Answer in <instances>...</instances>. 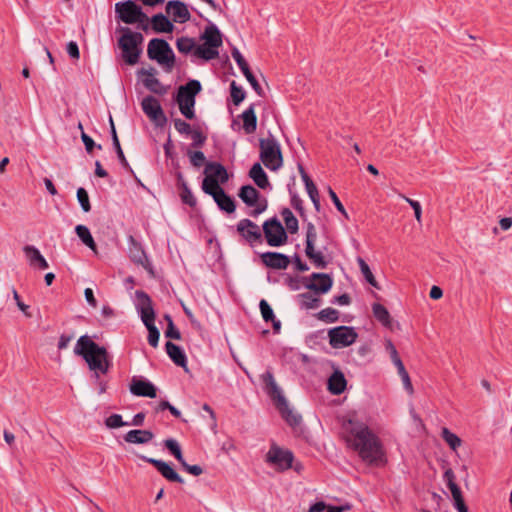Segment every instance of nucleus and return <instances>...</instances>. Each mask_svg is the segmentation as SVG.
<instances>
[{
	"label": "nucleus",
	"mask_w": 512,
	"mask_h": 512,
	"mask_svg": "<svg viewBox=\"0 0 512 512\" xmlns=\"http://www.w3.org/2000/svg\"><path fill=\"white\" fill-rule=\"evenodd\" d=\"M344 430L347 446L355 451L363 462L375 466L386 463L383 444L366 423L349 419L344 424Z\"/></svg>",
	"instance_id": "1"
},
{
	"label": "nucleus",
	"mask_w": 512,
	"mask_h": 512,
	"mask_svg": "<svg viewBox=\"0 0 512 512\" xmlns=\"http://www.w3.org/2000/svg\"><path fill=\"white\" fill-rule=\"evenodd\" d=\"M74 353L85 360L97 381L100 375L107 374L112 367V358L107 349L94 342L88 335H83L77 340Z\"/></svg>",
	"instance_id": "2"
},
{
	"label": "nucleus",
	"mask_w": 512,
	"mask_h": 512,
	"mask_svg": "<svg viewBox=\"0 0 512 512\" xmlns=\"http://www.w3.org/2000/svg\"><path fill=\"white\" fill-rule=\"evenodd\" d=\"M262 381L265 384V391L269 397L274 401L276 408L279 410L283 419L290 426H297L301 422V416L294 413L289 407V404L284 397L281 389L278 387L272 372L266 371L262 376Z\"/></svg>",
	"instance_id": "3"
},
{
	"label": "nucleus",
	"mask_w": 512,
	"mask_h": 512,
	"mask_svg": "<svg viewBox=\"0 0 512 512\" xmlns=\"http://www.w3.org/2000/svg\"><path fill=\"white\" fill-rule=\"evenodd\" d=\"M136 303L135 307L141 320L148 330V343L152 347H157L160 337V332L155 326V311L150 296L142 291L135 292Z\"/></svg>",
	"instance_id": "4"
},
{
	"label": "nucleus",
	"mask_w": 512,
	"mask_h": 512,
	"mask_svg": "<svg viewBox=\"0 0 512 512\" xmlns=\"http://www.w3.org/2000/svg\"><path fill=\"white\" fill-rule=\"evenodd\" d=\"M117 31L122 33L118 39V46L122 51L123 60L128 65L137 64L142 53L143 35L124 26L117 28Z\"/></svg>",
	"instance_id": "5"
},
{
	"label": "nucleus",
	"mask_w": 512,
	"mask_h": 512,
	"mask_svg": "<svg viewBox=\"0 0 512 512\" xmlns=\"http://www.w3.org/2000/svg\"><path fill=\"white\" fill-rule=\"evenodd\" d=\"M201 89V83L198 80H190L185 85L179 87L176 102L178 103L181 114L185 118L190 120L195 118V96Z\"/></svg>",
	"instance_id": "6"
},
{
	"label": "nucleus",
	"mask_w": 512,
	"mask_h": 512,
	"mask_svg": "<svg viewBox=\"0 0 512 512\" xmlns=\"http://www.w3.org/2000/svg\"><path fill=\"white\" fill-rule=\"evenodd\" d=\"M116 18L125 24H140L143 30L148 29V16L133 0L120 1L115 4Z\"/></svg>",
	"instance_id": "7"
},
{
	"label": "nucleus",
	"mask_w": 512,
	"mask_h": 512,
	"mask_svg": "<svg viewBox=\"0 0 512 512\" xmlns=\"http://www.w3.org/2000/svg\"><path fill=\"white\" fill-rule=\"evenodd\" d=\"M260 159L266 168L277 171L283 165L281 147L274 136L260 139Z\"/></svg>",
	"instance_id": "8"
},
{
	"label": "nucleus",
	"mask_w": 512,
	"mask_h": 512,
	"mask_svg": "<svg viewBox=\"0 0 512 512\" xmlns=\"http://www.w3.org/2000/svg\"><path fill=\"white\" fill-rule=\"evenodd\" d=\"M147 54L151 60H155L159 64L164 65L168 72L174 67L175 55L168 42L164 39H151L148 43Z\"/></svg>",
	"instance_id": "9"
},
{
	"label": "nucleus",
	"mask_w": 512,
	"mask_h": 512,
	"mask_svg": "<svg viewBox=\"0 0 512 512\" xmlns=\"http://www.w3.org/2000/svg\"><path fill=\"white\" fill-rule=\"evenodd\" d=\"M262 235H264L267 244L271 247H280L288 242L286 229L277 217L264 221Z\"/></svg>",
	"instance_id": "10"
},
{
	"label": "nucleus",
	"mask_w": 512,
	"mask_h": 512,
	"mask_svg": "<svg viewBox=\"0 0 512 512\" xmlns=\"http://www.w3.org/2000/svg\"><path fill=\"white\" fill-rule=\"evenodd\" d=\"M316 240V227L312 222H308L306 225L305 254L315 267L324 269L327 267L328 262L325 260L322 251L315 249Z\"/></svg>",
	"instance_id": "11"
},
{
	"label": "nucleus",
	"mask_w": 512,
	"mask_h": 512,
	"mask_svg": "<svg viewBox=\"0 0 512 512\" xmlns=\"http://www.w3.org/2000/svg\"><path fill=\"white\" fill-rule=\"evenodd\" d=\"M329 344L335 349L345 348L352 345L358 334L354 327L338 326L328 331Z\"/></svg>",
	"instance_id": "12"
},
{
	"label": "nucleus",
	"mask_w": 512,
	"mask_h": 512,
	"mask_svg": "<svg viewBox=\"0 0 512 512\" xmlns=\"http://www.w3.org/2000/svg\"><path fill=\"white\" fill-rule=\"evenodd\" d=\"M333 279L326 273H312L309 277H302V286L314 294L323 295L330 291Z\"/></svg>",
	"instance_id": "13"
},
{
	"label": "nucleus",
	"mask_w": 512,
	"mask_h": 512,
	"mask_svg": "<svg viewBox=\"0 0 512 512\" xmlns=\"http://www.w3.org/2000/svg\"><path fill=\"white\" fill-rule=\"evenodd\" d=\"M141 107L146 116L158 127H163L167 117L160 105V102L153 96H146L141 102Z\"/></svg>",
	"instance_id": "14"
},
{
	"label": "nucleus",
	"mask_w": 512,
	"mask_h": 512,
	"mask_svg": "<svg viewBox=\"0 0 512 512\" xmlns=\"http://www.w3.org/2000/svg\"><path fill=\"white\" fill-rule=\"evenodd\" d=\"M236 230L241 238L250 246L262 242V231L260 227L250 219H241L236 225Z\"/></svg>",
	"instance_id": "15"
},
{
	"label": "nucleus",
	"mask_w": 512,
	"mask_h": 512,
	"mask_svg": "<svg viewBox=\"0 0 512 512\" xmlns=\"http://www.w3.org/2000/svg\"><path fill=\"white\" fill-rule=\"evenodd\" d=\"M293 460L294 456L291 451L284 450L276 445H272L266 454V461L282 471L290 469Z\"/></svg>",
	"instance_id": "16"
},
{
	"label": "nucleus",
	"mask_w": 512,
	"mask_h": 512,
	"mask_svg": "<svg viewBox=\"0 0 512 512\" xmlns=\"http://www.w3.org/2000/svg\"><path fill=\"white\" fill-rule=\"evenodd\" d=\"M128 252L132 262L141 265L146 270L152 272V265L146 255L142 244L137 241L134 236L129 235L128 238Z\"/></svg>",
	"instance_id": "17"
},
{
	"label": "nucleus",
	"mask_w": 512,
	"mask_h": 512,
	"mask_svg": "<svg viewBox=\"0 0 512 512\" xmlns=\"http://www.w3.org/2000/svg\"><path fill=\"white\" fill-rule=\"evenodd\" d=\"M232 57L236 61L239 69L244 74L245 78L250 83V85L255 90V92L258 95H262V92H263L262 87L260 86L257 79L251 72L247 61L244 59L243 55L240 53V51L237 48H233Z\"/></svg>",
	"instance_id": "18"
},
{
	"label": "nucleus",
	"mask_w": 512,
	"mask_h": 512,
	"mask_svg": "<svg viewBox=\"0 0 512 512\" xmlns=\"http://www.w3.org/2000/svg\"><path fill=\"white\" fill-rule=\"evenodd\" d=\"M156 70L154 68L144 69L138 71V74L145 76L142 82L143 85L152 93L164 95L168 91V87L164 86L158 78L155 77Z\"/></svg>",
	"instance_id": "19"
},
{
	"label": "nucleus",
	"mask_w": 512,
	"mask_h": 512,
	"mask_svg": "<svg viewBox=\"0 0 512 512\" xmlns=\"http://www.w3.org/2000/svg\"><path fill=\"white\" fill-rule=\"evenodd\" d=\"M166 12L172 16L174 22L178 23H185L191 18L187 5L181 0L168 1Z\"/></svg>",
	"instance_id": "20"
},
{
	"label": "nucleus",
	"mask_w": 512,
	"mask_h": 512,
	"mask_svg": "<svg viewBox=\"0 0 512 512\" xmlns=\"http://www.w3.org/2000/svg\"><path fill=\"white\" fill-rule=\"evenodd\" d=\"M141 458L144 461L152 464L158 470V472L164 478H166L168 481L176 482V483L184 482L183 478L171 467L170 464H168L162 460H158L155 458H149L146 456H142Z\"/></svg>",
	"instance_id": "21"
},
{
	"label": "nucleus",
	"mask_w": 512,
	"mask_h": 512,
	"mask_svg": "<svg viewBox=\"0 0 512 512\" xmlns=\"http://www.w3.org/2000/svg\"><path fill=\"white\" fill-rule=\"evenodd\" d=\"M261 262L268 268L284 270L290 264V258L279 252H264L260 255Z\"/></svg>",
	"instance_id": "22"
},
{
	"label": "nucleus",
	"mask_w": 512,
	"mask_h": 512,
	"mask_svg": "<svg viewBox=\"0 0 512 512\" xmlns=\"http://www.w3.org/2000/svg\"><path fill=\"white\" fill-rule=\"evenodd\" d=\"M130 392L139 397L155 398L157 396V390L153 383L137 377H133L131 380Z\"/></svg>",
	"instance_id": "23"
},
{
	"label": "nucleus",
	"mask_w": 512,
	"mask_h": 512,
	"mask_svg": "<svg viewBox=\"0 0 512 512\" xmlns=\"http://www.w3.org/2000/svg\"><path fill=\"white\" fill-rule=\"evenodd\" d=\"M23 252L27 258L30 266L37 267L39 269H47L49 267L48 262L41 254L38 248L33 245H26L23 247Z\"/></svg>",
	"instance_id": "24"
},
{
	"label": "nucleus",
	"mask_w": 512,
	"mask_h": 512,
	"mask_svg": "<svg viewBox=\"0 0 512 512\" xmlns=\"http://www.w3.org/2000/svg\"><path fill=\"white\" fill-rule=\"evenodd\" d=\"M204 173L206 174V177H211L212 179L219 181L221 184L226 183L229 179L226 168L217 162H207Z\"/></svg>",
	"instance_id": "25"
},
{
	"label": "nucleus",
	"mask_w": 512,
	"mask_h": 512,
	"mask_svg": "<svg viewBox=\"0 0 512 512\" xmlns=\"http://www.w3.org/2000/svg\"><path fill=\"white\" fill-rule=\"evenodd\" d=\"M347 381L340 370H335L328 379V390L333 395H340L346 389Z\"/></svg>",
	"instance_id": "26"
},
{
	"label": "nucleus",
	"mask_w": 512,
	"mask_h": 512,
	"mask_svg": "<svg viewBox=\"0 0 512 512\" xmlns=\"http://www.w3.org/2000/svg\"><path fill=\"white\" fill-rule=\"evenodd\" d=\"M296 300L301 309H316L321 305L320 295L314 294L313 291L300 293L296 296Z\"/></svg>",
	"instance_id": "27"
},
{
	"label": "nucleus",
	"mask_w": 512,
	"mask_h": 512,
	"mask_svg": "<svg viewBox=\"0 0 512 512\" xmlns=\"http://www.w3.org/2000/svg\"><path fill=\"white\" fill-rule=\"evenodd\" d=\"M154 438L150 430H130L124 435V440L131 444H147Z\"/></svg>",
	"instance_id": "28"
},
{
	"label": "nucleus",
	"mask_w": 512,
	"mask_h": 512,
	"mask_svg": "<svg viewBox=\"0 0 512 512\" xmlns=\"http://www.w3.org/2000/svg\"><path fill=\"white\" fill-rule=\"evenodd\" d=\"M201 39L205 41L207 46H222V35L215 24L211 23L205 28L203 34L201 35Z\"/></svg>",
	"instance_id": "29"
},
{
	"label": "nucleus",
	"mask_w": 512,
	"mask_h": 512,
	"mask_svg": "<svg viewBox=\"0 0 512 512\" xmlns=\"http://www.w3.org/2000/svg\"><path fill=\"white\" fill-rule=\"evenodd\" d=\"M151 26L156 33H171L174 29L173 23L162 13L152 16Z\"/></svg>",
	"instance_id": "30"
},
{
	"label": "nucleus",
	"mask_w": 512,
	"mask_h": 512,
	"mask_svg": "<svg viewBox=\"0 0 512 512\" xmlns=\"http://www.w3.org/2000/svg\"><path fill=\"white\" fill-rule=\"evenodd\" d=\"M166 353L170 359L180 367H185L187 364V358L183 350L171 341L165 344Z\"/></svg>",
	"instance_id": "31"
},
{
	"label": "nucleus",
	"mask_w": 512,
	"mask_h": 512,
	"mask_svg": "<svg viewBox=\"0 0 512 512\" xmlns=\"http://www.w3.org/2000/svg\"><path fill=\"white\" fill-rule=\"evenodd\" d=\"M243 120V129L246 134H252L257 128V117L255 114V105L251 104L243 113L240 115Z\"/></svg>",
	"instance_id": "32"
},
{
	"label": "nucleus",
	"mask_w": 512,
	"mask_h": 512,
	"mask_svg": "<svg viewBox=\"0 0 512 512\" xmlns=\"http://www.w3.org/2000/svg\"><path fill=\"white\" fill-rule=\"evenodd\" d=\"M238 196L248 207H254L260 198V193L252 185H244L240 188Z\"/></svg>",
	"instance_id": "33"
},
{
	"label": "nucleus",
	"mask_w": 512,
	"mask_h": 512,
	"mask_svg": "<svg viewBox=\"0 0 512 512\" xmlns=\"http://www.w3.org/2000/svg\"><path fill=\"white\" fill-rule=\"evenodd\" d=\"M249 176L259 188L266 189L270 187L267 174L260 163L253 164L249 171Z\"/></svg>",
	"instance_id": "34"
},
{
	"label": "nucleus",
	"mask_w": 512,
	"mask_h": 512,
	"mask_svg": "<svg viewBox=\"0 0 512 512\" xmlns=\"http://www.w3.org/2000/svg\"><path fill=\"white\" fill-rule=\"evenodd\" d=\"M109 121H110V127H111L112 142H113V146L115 148L117 157L119 159V162L121 163V165L125 169L133 172L131 167H130V165H129V163H128V161H127V159H126V157H125V155H124V152H123V150L121 148V145H120V142H119V139H118V136H117V132H116L115 125H114L112 117H110Z\"/></svg>",
	"instance_id": "35"
},
{
	"label": "nucleus",
	"mask_w": 512,
	"mask_h": 512,
	"mask_svg": "<svg viewBox=\"0 0 512 512\" xmlns=\"http://www.w3.org/2000/svg\"><path fill=\"white\" fill-rule=\"evenodd\" d=\"M443 479L449 488L454 501L463 498L461 489L456 483V477L452 469H447L444 472Z\"/></svg>",
	"instance_id": "36"
},
{
	"label": "nucleus",
	"mask_w": 512,
	"mask_h": 512,
	"mask_svg": "<svg viewBox=\"0 0 512 512\" xmlns=\"http://www.w3.org/2000/svg\"><path fill=\"white\" fill-rule=\"evenodd\" d=\"M75 232L83 244L89 247L94 253H97L96 243L87 226L79 224L75 227Z\"/></svg>",
	"instance_id": "37"
},
{
	"label": "nucleus",
	"mask_w": 512,
	"mask_h": 512,
	"mask_svg": "<svg viewBox=\"0 0 512 512\" xmlns=\"http://www.w3.org/2000/svg\"><path fill=\"white\" fill-rule=\"evenodd\" d=\"M214 201L221 210L229 214L233 213L236 209L234 200L228 194H226L224 190L221 191V193L218 192V195L215 196Z\"/></svg>",
	"instance_id": "38"
},
{
	"label": "nucleus",
	"mask_w": 512,
	"mask_h": 512,
	"mask_svg": "<svg viewBox=\"0 0 512 512\" xmlns=\"http://www.w3.org/2000/svg\"><path fill=\"white\" fill-rule=\"evenodd\" d=\"M218 48L219 47L207 46L204 43L203 45H199L194 49V55L205 61H209L218 57Z\"/></svg>",
	"instance_id": "39"
},
{
	"label": "nucleus",
	"mask_w": 512,
	"mask_h": 512,
	"mask_svg": "<svg viewBox=\"0 0 512 512\" xmlns=\"http://www.w3.org/2000/svg\"><path fill=\"white\" fill-rule=\"evenodd\" d=\"M374 317L385 327L391 326V317L389 311L379 303H374L372 306Z\"/></svg>",
	"instance_id": "40"
},
{
	"label": "nucleus",
	"mask_w": 512,
	"mask_h": 512,
	"mask_svg": "<svg viewBox=\"0 0 512 512\" xmlns=\"http://www.w3.org/2000/svg\"><path fill=\"white\" fill-rule=\"evenodd\" d=\"M220 182L215 180V179H212L211 177H206L204 178L203 180V183H202V190L213 197V199L215 198V196L218 195V192L221 193V191H223L224 189L220 186L219 184Z\"/></svg>",
	"instance_id": "41"
},
{
	"label": "nucleus",
	"mask_w": 512,
	"mask_h": 512,
	"mask_svg": "<svg viewBox=\"0 0 512 512\" xmlns=\"http://www.w3.org/2000/svg\"><path fill=\"white\" fill-rule=\"evenodd\" d=\"M441 436L452 450L455 451L461 446V439L456 434L452 433L448 428H442Z\"/></svg>",
	"instance_id": "42"
},
{
	"label": "nucleus",
	"mask_w": 512,
	"mask_h": 512,
	"mask_svg": "<svg viewBox=\"0 0 512 512\" xmlns=\"http://www.w3.org/2000/svg\"><path fill=\"white\" fill-rule=\"evenodd\" d=\"M317 318L325 323H334L339 320V312L334 308L328 307L319 311Z\"/></svg>",
	"instance_id": "43"
},
{
	"label": "nucleus",
	"mask_w": 512,
	"mask_h": 512,
	"mask_svg": "<svg viewBox=\"0 0 512 512\" xmlns=\"http://www.w3.org/2000/svg\"><path fill=\"white\" fill-rule=\"evenodd\" d=\"M358 264H359V268H360L361 273L363 274L365 280L373 287L379 289L378 283H377L374 275L372 274L368 264L362 258H358Z\"/></svg>",
	"instance_id": "44"
},
{
	"label": "nucleus",
	"mask_w": 512,
	"mask_h": 512,
	"mask_svg": "<svg viewBox=\"0 0 512 512\" xmlns=\"http://www.w3.org/2000/svg\"><path fill=\"white\" fill-rule=\"evenodd\" d=\"M176 47L180 53L188 54L195 49V42L189 37H180L176 41Z\"/></svg>",
	"instance_id": "45"
},
{
	"label": "nucleus",
	"mask_w": 512,
	"mask_h": 512,
	"mask_svg": "<svg viewBox=\"0 0 512 512\" xmlns=\"http://www.w3.org/2000/svg\"><path fill=\"white\" fill-rule=\"evenodd\" d=\"M164 445L179 462H183L181 447L175 439H166Z\"/></svg>",
	"instance_id": "46"
},
{
	"label": "nucleus",
	"mask_w": 512,
	"mask_h": 512,
	"mask_svg": "<svg viewBox=\"0 0 512 512\" xmlns=\"http://www.w3.org/2000/svg\"><path fill=\"white\" fill-rule=\"evenodd\" d=\"M231 98L234 105H239L245 98V91L242 87L238 86L235 81L230 84Z\"/></svg>",
	"instance_id": "47"
},
{
	"label": "nucleus",
	"mask_w": 512,
	"mask_h": 512,
	"mask_svg": "<svg viewBox=\"0 0 512 512\" xmlns=\"http://www.w3.org/2000/svg\"><path fill=\"white\" fill-rule=\"evenodd\" d=\"M77 200L84 212H89L91 210L90 200L87 191L80 187L77 189Z\"/></svg>",
	"instance_id": "48"
},
{
	"label": "nucleus",
	"mask_w": 512,
	"mask_h": 512,
	"mask_svg": "<svg viewBox=\"0 0 512 512\" xmlns=\"http://www.w3.org/2000/svg\"><path fill=\"white\" fill-rule=\"evenodd\" d=\"M181 200L183 203L189 205L190 207H194L197 204L196 198L188 187V184H183V188L181 189Z\"/></svg>",
	"instance_id": "49"
},
{
	"label": "nucleus",
	"mask_w": 512,
	"mask_h": 512,
	"mask_svg": "<svg viewBox=\"0 0 512 512\" xmlns=\"http://www.w3.org/2000/svg\"><path fill=\"white\" fill-rule=\"evenodd\" d=\"M105 425L110 429H115L129 425V423L124 422L120 414H112L105 419Z\"/></svg>",
	"instance_id": "50"
},
{
	"label": "nucleus",
	"mask_w": 512,
	"mask_h": 512,
	"mask_svg": "<svg viewBox=\"0 0 512 512\" xmlns=\"http://www.w3.org/2000/svg\"><path fill=\"white\" fill-rule=\"evenodd\" d=\"M189 160L192 166L199 168L205 161L206 157L202 151H188Z\"/></svg>",
	"instance_id": "51"
},
{
	"label": "nucleus",
	"mask_w": 512,
	"mask_h": 512,
	"mask_svg": "<svg viewBox=\"0 0 512 512\" xmlns=\"http://www.w3.org/2000/svg\"><path fill=\"white\" fill-rule=\"evenodd\" d=\"M259 307H260L262 318L265 322H270V321L274 320L275 315H274L273 309L271 308V306L268 304V302L266 300L262 299L260 301Z\"/></svg>",
	"instance_id": "52"
},
{
	"label": "nucleus",
	"mask_w": 512,
	"mask_h": 512,
	"mask_svg": "<svg viewBox=\"0 0 512 512\" xmlns=\"http://www.w3.org/2000/svg\"><path fill=\"white\" fill-rule=\"evenodd\" d=\"M400 197L403 198L411 206V208L414 210V215H415L416 220L419 223H421L422 209H421L420 203L416 200L406 197L403 194H400Z\"/></svg>",
	"instance_id": "53"
},
{
	"label": "nucleus",
	"mask_w": 512,
	"mask_h": 512,
	"mask_svg": "<svg viewBox=\"0 0 512 512\" xmlns=\"http://www.w3.org/2000/svg\"><path fill=\"white\" fill-rule=\"evenodd\" d=\"M173 122H174V127L178 133L184 134V135H190L193 132L191 125L189 123H187L186 121H184L180 118H177V119H174Z\"/></svg>",
	"instance_id": "54"
},
{
	"label": "nucleus",
	"mask_w": 512,
	"mask_h": 512,
	"mask_svg": "<svg viewBox=\"0 0 512 512\" xmlns=\"http://www.w3.org/2000/svg\"><path fill=\"white\" fill-rule=\"evenodd\" d=\"M190 136L192 138L191 145L195 148H201L207 139L206 136L199 129H194Z\"/></svg>",
	"instance_id": "55"
},
{
	"label": "nucleus",
	"mask_w": 512,
	"mask_h": 512,
	"mask_svg": "<svg viewBox=\"0 0 512 512\" xmlns=\"http://www.w3.org/2000/svg\"><path fill=\"white\" fill-rule=\"evenodd\" d=\"M291 206L299 213L302 219L306 218L303 201L297 194L291 196Z\"/></svg>",
	"instance_id": "56"
},
{
	"label": "nucleus",
	"mask_w": 512,
	"mask_h": 512,
	"mask_svg": "<svg viewBox=\"0 0 512 512\" xmlns=\"http://www.w3.org/2000/svg\"><path fill=\"white\" fill-rule=\"evenodd\" d=\"M328 194L332 200V202L334 203L336 209L343 215L345 216V218H348V214L343 206V204L341 203V201L339 200L337 194L335 193V191L329 187L328 188Z\"/></svg>",
	"instance_id": "57"
},
{
	"label": "nucleus",
	"mask_w": 512,
	"mask_h": 512,
	"mask_svg": "<svg viewBox=\"0 0 512 512\" xmlns=\"http://www.w3.org/2000/svg\"><path fill=\"white\" fill-rule=\"evenodd\" d=\"M165 336L167 338L179 340L181 338L180 331L175 327L173 321H170L167 325V329L165 331Z\"/></svg>",
	"instance_id": "58"
},
{
	"label": "nucleus",
	"mask_w": 512,
	"mask_h": 512,
	"mask_svg": "<svg viewBox=\"0 0 512 512\" xmlns=\"http://www.w3.org/2000/svg\"><path fill=\"white\" fill-rule=\"evenodd\" d=\"M180 464L188 473L194 476H199L203 473V469L199 465H190L185 460H183V462H180Z\"/></svg>",
	"instance_id": "59"
},
{
	"label": "nucleus",
	"mask_w": 512,
	"mask_h": 512,
	"mask_svg": "<svg viewBox=\"0 0 512 512\" xmlns=\"http://www.w3.org/2000/svg\"><path fill=\"white\" fill-rule=\"evenodd\" d=\"M267 209V200L266 199H263L262 201H259L257 202V204L255 205V208L250 211L249 215L251 217H258L261 213H263L265 210Z\"/></svg>",
	"instance_id": "60"
},
{
	"label": "nucleus",
	"mask_w": 512,
	"mask_h": 512,
	"mask_svg": "<svg viewBox=\"0 0 512 512\" xmlns=\"http://www.w3.org/2000/svg\"><path fill=\"white\" fill-rule=\"evenodd\" d=\"M12 293H13V298L16 301V304H17L18 308L25 314V316L30 317L31 315L28 312L29 306L24 304L21 301L20 296H19V294H18V292L16 291L15 288L12 289Z\"/></svg>",
	"instance_id": "61"
},
{
	"label": "nucleus",
	"mask_w": 512,
	"mask_h": 512,
	"mask_svg": "<svg viewBox=\"0 0 512 512\" xmlns=\"http://www.w3.org/2000/svg\"><path fill=\"white\" fill-rule=\"evenodd\" d=\"M67 53L71 58L79 59V57H80L79 47L75 41H70L67 44Z\"/></svg>",
	"instance_id": "62"
},
{
	"label": "nucleus",
	"mask_w": 512,
	"mask_h": 512,
	"mask_svg": "<svg viewBox=\"0 0 512 512\" xmlns=\"http://www.w3.org/2000/svg\"><path fill=\"white\" fill-rule=\"evenodd\" d=\"M285 225H286V232H289L291 234H295L297 233L298 229H299V223H298V219L294 216L293 218L285 221Z\"/></svg>",
	"instance_id": "63"
},
{
	"label": "nucleus",
	"mask_w": 512,
	"mask_h": 512,
	"mask_svg": "<svg viewBox=\"0 0 512 512\" xmlns=\"http://www.w3.org/2000/svg\"><path fill=\"white\" fill-rule=\"evenodd\" d=\"M81 139L85 145L86 151L88 153H91L93 148L95 147V142L93 141V139L90 136H88L85 132H82Z\"/></svg>",
	"instance_id": "64"
}]
</instances>
